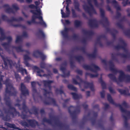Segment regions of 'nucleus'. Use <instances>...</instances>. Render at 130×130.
Wrapping results in <instances>:
<instances>
[{"instance_id": "1", "label": "nucleus", "mask_w": 130, "mask_h": 130, "mask_svg": "<svg viewBox=\"0 0 130 130\" xmlns=\"http://www.w3.org/2000/svg\"><path fill=\"white\" fill-rule=\"evenodd\" d=\"M4 82V84L6 86L5 92L4 100L5 102L6 105L8 106L9 109L8 113H9L13 117L16 116L17 115H19V113L17 111L15 108L11 106V101L9 97L10 96H15L17 92L15 89L13 87L10 83V79L9 78H6L5 81L2 82Z\"/></svg>"}, {"instance_id": "2", "label": "nucleus", "mask_w": 130, "mask_h": 130, "mask_svg": "<svg viewBox=\"0 0 130 130\" xmlns=\"http://www.w3.org/2000/svg\"><path fill=\"white\" fill-rule=\"evenodd\" d=\"M119 41L121 44V45H118L114 46L115 49L119 50L121 49H122L124 52L126 53V54L121 53L119 52L116 54L112 53L111 54V58L113 60H115L116 61H118L116 57V56H120L121 57L124 58H130V53L128 52V50L126 48L127 44L125 41L122 39H120Z\"/></svg>"}, {"instance_id": "3", "label": "nucleus", "mask_w": 130, "mask_h": 130, "mask_svg": "<svg viewBox=\"0 0 130 130\" xmlns=\"http://www.w3.org/2000/svg\"><path fill=\"white\" fill-rule=\"evenodd\" d=\"M101 15L102 19L99 21V23L102 24L104 27L106 28L107 31L110 33L114 39L116 38V35L118 32V31L114 28L110 29L107 26H109V24L108 20L107 18L105 17V12L102 8H100Z\"/></svg>"}, {"instance_id": "4", "label": "nucleus", "mask_w": 130, "mask_h": 130, "mask_svg": "<svg viewBox=\"0 0 130 130\" xmlns=\"http://www.w3.org/2000/svg\"><path fill=\"white\" fill-rule=\"evenodd\" d=\"M30 12L34 15L32 16L31 21L32 23L39 24L46 27L47 25L44 21L42 15V14L40 9L36 10H31Z\"/></svg>"}, {"instance_id": "5", "label": "nucleus", "mask_w": 130, "mask_h": 130, "mask_svg": "<svg viewBox=\"0 0 130 130\" xmlns=\"http://www.w3.org/2000/svg\"><path fill=\"white\" fill-rule=\"evenodd\" d=\"M107 99L108 101L111 103L115 105L116 107H119L120 108L121 112L126 114L129 118H130V111H127L124 109L122 107L121 105L119 104H117L115 103L112 99L111 95L108 94L107 95Z\"/></svg>"}, {"instance_id": "6", "label": "nucleus", "mask_w": 130, "mask_h": 130, "mask_svg": "<svg viewBox=\"0 0 130 130\" xmlns=\"http://www.w3.org/2000/svg\"><path fill=\"white\" fill-rule=\"evenodd\" d=\"M68 111L74 120L76 119L77 114L80 112V107L79 106L76 107L70 106L68 108Z\"/></svg>"}, {"instance_id": "7", "label": "nucleus", "mask_w": 130, "mask_h": 130, "mask_svg": "<svg viewBox=\"0 0 130 130\" xmlns=\"http://www.w3.org/2000/svg\"><path fill=\"white\" fill-rule=\"evenodd\" d=\"M27 121L28 123L24 121H22L21 123L22 125L28 127L30 126L33 128H35L38 124V122L34 119L27 120Z\"/></svg>"}, {"instance_id": "8", "label": "nucleus", "mask_w": 130, "mask_h": 130, "mask_svg": "<svg viewBox=\"0 0 130 130\" xmlns=\"http://www.w3.org/2000/svg\"><path fill=\"white\" fill-rule=\"evenodd\" d=\"M8 40L7 42H5L2 44V45L4 47L5 49L9 54L12 52L13 53V51H11L10 49L11 47L10 44L12 42V39L11 36L7 37L6 39Z\"/></svg>"}, {"instance_id": "9", "label": "nucleus", "mask_w": 130, "mask_h": 130, "mask_svg": "<svg viewBox=\"0 0 130 130\" xmlns=\"http://www.w3.org/2000/svg\"><path fill=\"white\" fill-rule=\"evenodd\" d=\"M89 5L90 7L86 5H84L83 6V9L85 11L87 12L90 15H91L93 14H96V11L92 4Z\"/></svg>"}, {"instance_id": "10", "label": "nucleus", "mask_w": 130, "mask_h": 130, "mask_svg": "<svg viewBox=\"0 0 130 130\" xmlns=\"http://www.w3.org/2000/svg\"><path fill=\"white\" fill-rule=\"evenodd\" d=\"M83 67L86 70H90L92 72L95 73H97V71L100 69L99 67L93 63H92L90 66L84 64L83 65Z\"/></svg>"}, {"instance_id": "11", "label": "nucleus", "mask_w": 130, "mask_h": 130, "mask_svg": "<svg viewBox=\"0 0 130 130\" xmlns=\"http://www.w3.org/2000/svg\"><path fill=\"white\" fill-rule=\"evenodd\" d=\"M76 79L79 80L81 83H84V86L85 88H89L91 90L93 91H94V89L93 87V84L92 83H90L87 81H85L83 80L78 75L76 76Z\"/></svg>"}, {"instance_id": "12", "label": "nucleus", "mask_w": 130, "mask_h": 130, "mask_svg": "<svg viewBox=\"0 0 130 130\" xmlns=\"http://www.w3.org/2000/svg\"><path fill=\"white\" fill-rule=\"evenodd\" d=\"M70 65L71 67V68H73L75 67L74 63L73 61L72 60L73 57L71 55L70 56ZM73 57L74 58L76 59L77 60L78 62H80L81 61H83L84 60V57L82 56H75Z\"/></svg>"}, {"instance_id": "13", "label": "nucleus", "mask_w": 130, "mask_h": 130, "mask_svg": "<svg viewBox=\"0 0 130 130\" xmlns=\"http://www.w3.org/2000/svg\"><path fill=\"white\" fill-rule=\"evenodd\" d=\"M20 90L22 95L26 96L29 95L28 90L26 88V86L23 83H22L21 84Z\"/></svg>"}, {"instance_id": "14", "label": "nucleus", "mask_w": 130, "mask_h": 130, "mask_svg": "<svg viewBox=\"0 0 130 130\" xmlns=\"http://www.w3.org/2000/svg\"><path fill=\"white\" fill-rule=\"evenodd\" d=\"M47 100H44L43 101V103L45 104L49 105L52 104L54 106H57V105L56 101L54 99L50 97H47Z\"/></svg>"}, {"instance_id": "15", "label": "nucleus", "mask_w": 130, "mask_h": 130, "mask_svg": "<svg viewBox=\"0 0 130 130\" xmlns=\"http://www.w3.org/2000/svg\"><path fill=\"white\" fill-rule=\"evenodd\" d=\"M4 64L5 66V68L7 69L8 68V65L10 67H11L13 65V61L10 59H9L7 58H3Z\"/></svg>"}, {"instance_id": "16", "label": "nucleus", "mask_w": 130, "mask_h": 130, "mask_svg": "<svg viewBox=\"0 0 130 130\" xmlns=\"http://www.w3.org/2000/svg\"><path fill=\"white\" fill-rule=\"evenodd\" d=\"M66 13H65L63 11V9H61V13L62 18H66L69 17L70 14V11L69 8V5L67 4L66 7Z\"/></svg>"}, {"instance_id": "17", "label": "nucleus", "mask_w": 130, "mask_h": 130, "mask_svg": "<svg viewBox=\"0 0 130 130\" xmlns=\"http://www.w3.org/2000/svg\"><path fill=\"white\" fill-rule=\"evenodd\" d=\"M119 76L118 81L119 84L120 82H125L126 75L125 74L124 72L122 70L119 71Z\"/></svg>"}, {"instance_id": "18", "label": "nucleus", "mask_w": 130, "mask_h": 130, "mask_svg": "<svg viewBox=\"0 0 130 130\" xmlns=\"http://www.w3.org/2000/svg\"><path fill=\"white\" fill-rule=\"evenodd\" d=\"M88 24L92 28H96L98 27V22L95 19L90 20L88 22Z\"/></svg>"}, {"instance_id": "19", "label": "nucleus", "mask_w": 130, "mask_h": 130, "mask_svg": "<svg viewBox=\"0 0 130 130\" xmlns=\"http://www.w3.org/2000/svg\"><path fill=\"white\" fill-rule=\"evenodd\" d=\"M71 28L65 27L64 30L61 31V33L63 37L64 38H68V32L71 30Z\"/></svg>"}, {"instance_id": "20", "label": "nucleus", "mask_w": 130, "mask_h": 130, "mask_svg": "<svg viewBox=\"0 0 130 130\" xmlns=\"http://www.w3.org/2000/svg\"><path fill=\"white\" fill-rule=\"evenodd\" d=\"M37 53H38L40 56L42 60H44L46 58V56L43 54L42 52L38 50H36L34 52L33 55L36 57H38V56L37 55Z\"/></svg>"}, {"instance_id": "21", "label": "nucleus", "mask_w": 130, "mask_h": 130, "mask_svg": "<svg viewBox=\"0 0 130 130\" xmlns=\"http://www.w3.org/2000/svg\"><path fill=\"white\" fill-rule=\"evenodd\" d=\"M36 83L35 82H31V85L32 87V90L33 93L32 96L34 100L36 102L35 97V93H37V91L36 88Z\"/></svg>"}, {"instance_id": "22", "label": "nucleus", "mask_w": 130, "mask_h": 130, "mask_svg": "<svg viewBox=\"0 0 130 130\" xmlns=\"http://www.w3.org/2000/svg\"><path fill=\"white\" fill-rule=\"evenodd\" d=\"M108 62L110 66V70L113 72L115 73H119V71H121V70H118L114 68V64L111 60H110Z\"/></svg>"}, {"instance_id": "23", "label": "nucleus", "mask_w": 130, "mask_h": 130, "mask_svg": "<svg viewBox=\"0 0 130 130\" xmlns=\"http://www.w3.org/2000/svg\"><path fill=\"white\" fill-rule=\"evenodd\" d=\"M52 118L54 121L55 124L56 125L61 128L65 126V125L64 124L60 122L58 118L55 117H53Z\"/></svg>"}, {"instance_id": "24", "label": "nucleus", "mask_w": 130, "mask_h": 130, "mask_svg": "<svg viewBox=\"0 0 130 130\" xmlns=\"http://www.w3.org/2000/svg\"><path fill=\"white\" fill-rule=\"evenodd\" d=\"M107 3H112L114 4L115 7L117 10V11L121 10V7L118 6V4L116 0H113L112 2H111L110 0H107Z\"/></svg>"}, {"instance_id": "25", "label": "nucleus", "mask_w": 130, "mask_h": 130, "mask_svg": "<svg viewBox=\"0 0 130 130\" xmlns=\"http://www.w3.org/2000/svg\"><path fill=\"white\" fill-rule=\"evenodd\" d=\"M24 64L28 67L30 66V64L28 62V61L30 59V58L27 55H24L23 56Z\"/></svg>"}, {"instance_id": "26", "label": "nucleus", "mask_w": 130, "mask_h": 130, "mask_svg": "<svg viewBox=\"0 0 130 130\" xmlns=\"http://www.w3.org/2000/svg\"><path fill=\"white\" fill-rule=\"evenodd\" d=\"M117 90L121 94H123L124 95L130 96V93H129L128 89L125 90L119 89H117Z\"/></svg>"}, {"instance_id": "27", "label": "nucleus", "mask_w": 130, "mask_h": 130, "mask_svg": "<svg viewBox=\"0 0 130 130\" xmlns=\"http://www.w3.org/2000/svg\"><path fill=\"white\" fill-rule=\"evenodd\" d=\"M108 76L111 80L116 82L118 85H119V81L115 75L112 74H109L108 75Z\"/></svg>"}, {"instance_id": "28", "label": "nucleus", "mask_w": 130, "mask_h": 130, "mask_svg": "<svg viewBox=\"0 0 130 130\" xmlns=\"http://www.w3.org/2000/svg\"><path fill=\"white\" fill-rule=\"evenodd\" d=\"M0 33L1 37H0V41H3L6 39L7 37L6 36L3 30L0 27Z\"/></svg>"}, {"instance_id": "29", "label": "nucleus", "mask_w": 130, "mask_h": 130, "mask_svg": "<svg viewBox=\"0 0 130 130\" xmlns=\"http://www.w3.org/2000/svg\"><path fill=\"white\" fill-rule=\"evenodd\" d=\"M74 5L75 9L78 11L80 12L81 10L79 8L80 4L77 1H75L74 2Z\"/></svg>"}, {"instance_id": "30", "label": "nucleus", "mask_w": 130, "mask_h": 130, "mask_svg": "<svg viewBox=\"0 0 130 130\" xmlns=\"http://www.w3.org/2000/svg\"><path fill=\"white\" fill-rule=\"evenodd\" d=\"M98 115V113L97 112H93V117L91 118L90 120L91 121L92 124V125H94L96 122V119Z\"/></svg>"}, {"instance_id": "31", "label": "nucleus", "mask_w": 130, "mask_h": 130, "mask_svg": "<svg viewBox=\"0 0 130 130\" xmlns=\"http://www.w3.org/2000/svg\"><path fill=\"white\" fill-rule=\"evenodd\" d=\"M53 82V81L51 80H43L42 83L44 85V86L45 87H47L50 85H51V83Z\"/></svg>"}, {"instance_id": "32", "label": "nucleus", "mask_w": 130, "mask_h": 130, "mask_svg": "<svg viewBox=\"0 0 130 130\" xmlns=\"http://www.w3.org/2000/svg\"><path fill=\"white\" fill-rule=\"evenodd\" d=\"M11 47L13 49H15L17 52L19 53L24 52V50L23 49L21 46H12Z\"/></svg>"}, {"instance_id": "33", "label": "nucleus", "mask_w": 130, "mask_h": 130, "mask_svg": "<svg viewBox=\"0 0 130 130\" xmlns=\"http://www.w3.org/2000/svg\"><path fill=\"white\" fill-rule=\"evenodd\" d=\"M71 94L72 95L73 98L74 100L82 98L81 94H78L74 92H71Z\"/></svg>"}, {"instance_id": "34", "label": "nucleus", "mask_w": 130, "mask_h": 130, "mask_svg": "<svg viewBox=\"0 0 130 130\" xmlns=\"http://www.w3.org/2000/svg\"><path fill=\"white\" fill-rule=\"evenodd\" d=\"M75 27L76 28H78L81 27L82 25V22L78 20H75L74 22Z\"/></svg>"}, {"instance_id": "35", "label": "nucleus", "mask_w": 130, "mask_h": 130, "mask_svg": "<svg viewBox=\"0 0 130 130\" xmlns=\"http://www.w3.org/2000/svg\"><path fill=\"white\" fill-rule=\"evenodd\" d=\"M5 124L9 127L12 128L14 129H18V128L16 127L15 125L14 124H10L6 122H5Z\"/></svg>"}, {"instance_id": "36", "label": "nucleus", "mask_w": 130, "mask_h": 130, "mask_svg": "<svg viewBox=\"0 0 130 130\" xmlns=\"http://www.w3.org/2000/svg\"><path fill=\"white\" fill-rule=\"evenodd\" d=\"M100 82L101 83V86L103 89H105L106 88V84L102 79V76H101L99 79Z\"/></svg>"}, {"instance_id": "37", "label": "nucleus", "mask_w": 130, "mask_h": 130, "mask_svg": "<svg viewBox=\"0 0 130 130\" xmlns=\"http://www.w3.org/2000/svg\"><path fill=\"white\" fill-rule=\"evenodd\" d=\"M83 33L86 35H88L90 36L92 35H94L93 32L91 30L87 31L84 29L83 30Z\"/></svg>"}, {"instance_id": "38", "label": "nucleus", "mask_w": 130, "mask_h": 130, "mask_svg": "<svg viewBox=\"0 0 130 130\" xmlns=\"http://www.w3.org/2000/svg\"><path fill=\"white\" fill-rule=\"evenodd\" d=\"M2 17L3 20L4 21H6L8 22H12V17L11 18V19H9L7 16L5 15H3Z\"/></svg>"}, {"instance_id": "39", "label": "nucleus", "mask_w": 130, "mask_h": 130, "mask_svg": "<svg viewBox=\"0 0 130 130\" xmlns=\"http://www.w3.org/2000/svg\"><path fill=\"white\" fill-rule=\"evenodd\" d=\"M122 117L124 119V125L125 127L127 128L128 127V124L127 122V118L124 115H122Z\"/></svg>"}, {"instance_id": "40", "label": "nucleus", "mask_w": 130, "mask_h": 130, "mask_svg": "<svg viewBox=\"0 0 130 130\" xmlns=\"http://www.w3.org/2000/svg\"><path fill=\"white\" fill-rule=\"evenodd\" d=\"M18 70L19 72H20L22 75H23L25 72L26 74H27L26 70L25 69H23L22 67H19Z\"/></svg>"}, {"instance_id": "41", "label": "nucleus", "mask_w": 130, "mask_h": 130, "mask_svg": "<svg viewBox=\"0 0 130 130\" xmlns=\"http://www.w3.org/2000/svg\"><path fill=\"white\" fill-rule=\"evenodd\" d=\"M85 75L86 76H89L91 78H93L97 77L98 75V74L97 73L95 74H93L89 73L87 72L85 74Z\"/></svg>"}, {"instance_id": "42", "label": "nucleus", "mask_w": 130, "mask_h": 130, "mask_svg": "<svg viewBox=\"0 0 130 130\" xmlns=\"http://www.w3.org/2000/svg\"><path fill=\"white\" fill-rule=\"evenodd\" d=\"M2 73L0 70V89H1L2 87V82L3 80V78L4 77V75H2Z\"/></svg>"}, {"instance_id": "43", "label": "nucleus", "mask_w": 130, "mask_h": 130, "mask_svg": "<svg viewBox=\"0 0 130 130\" xmlns=\"http://www.w3.org/2000/svg\"><path fill=\"white\" fill-rule=\"evenodd\" d=\"M68 88L70 90H72L75 91H77L76 88L74 87L72 85H68Z\"/></svg>"}, {"instance_id": "44", "label": "nucleus", "mask_w": 130, "mask_h": 130, "mask_svg": "<svg viewBox=\"0 0 130 130\" xmlns=\"http://www.w3.org/2000/svg\"><path fill=\"white\" fill-rule=\"evenodd\" d=\"M1 117H2L3 120L5 121H9L10 120V118L8 115H6L5 116H4V115L3 114V116Z\"/></svg>"}, {"instance_id": "45", "label": "nucleus", "mask_w": 130, "mask_h": 130, "mask_svg": "<svg viewBox=\"0 0 130 130\" xmlns=\"http://www.w3.org/2000/svg\"><path fill=\"white\" fill-rule=\"evenodd\" d=\"M12 22L13 21L19 22L23 20V18L22 17H20L18 19H16L14 17H12Z\"/></svg>"}, {"instance_id": "46", "label": "nucleus", "mask_w": 130, "mask_h": 130, "mask_svg": "<svg viewBox=\"0 0 130 130\" xmlns=\"http://www.w3.org/2000/svg\"><path fill=\"white\" fill-rule=\"evenodd\" d=\"M5 11L6 12L9 13H12L14 14L15 13V12L13 9L10 8H7L5 10Z\"/></svg>"}, {"instance_id": "47", "label": "nucleus", "mask_w": 130, "mask_h": 130, "mask_svg": "<svg viewBox=\"0 0 130 130\" xmlns=\"http://www.w3.org/2000/svg\"><path fill=\"white\" fill-rule=\"evenodd\" d=\"M37 34L38 35H40L42 36V38H45V35L43 30H39Z\"/></svg>"}, {"instance_id": "48", "label": "nucleus", "mask_w": 130, "mask_h": 130, "mask_svg": "<svg viewBox=\"0 0 130 130\" xmlns=\"http://www.w3.org/2000/svg\"><path fill=\"white\" fill-rule=\"evenodd\" d=\"M42 120L44 122H45L50 124H51L52 123V120L50 119H47L46 118H43Z\"/></svg>"}, {"instance_id": "49", "label": "nucleus", "mask_w": 130, "mask_h": 130, "mask_svg": "<svg viewBox=\"0 0 130 130\" xmlns=\"http://www.w3.org/2000/svg\"><path fill=\"white\" fill-rule=\"evenodd\" d=\"M122 4L123 6L125 7L129 4L130 5V2L128 1V0H126V1L123 0L122 2Z\"/></svg>"}, {"instance_id": "50", "label": "nucleus", "mask_w": 130, "mask_h": 130, "mask_svg": "<svg viewBox=\"0 0 130 130\" xmlns=\"http://www.w3.org/2000/svg\"><path fill=\"white\" fill-rule=\"evenodd\" d=\"M71 11L72 12V16L73 18H76L78 17V16L75 12V10L72 9H71Z\"/></svg>"}, {"instance_id": "51", "label": "nucleus", "mask_w": 130, "mask_h": 130, "mask_svg": "<svg viewBox=\"0 0 130 130\" xmlns=\"http://www.w3.org/2000/svg\"><path fill=\"white\" fill-rule=\"evenodd\" d=\"M90 113L89 112L87 116H85L83 118V120L84 122H86L88 120V118L90 116Z\"/></svg>"}, {"instance_id": "52", "label": "nucleus", "mask_w": 130, "mask_h": 130, "mask_svg": "<svg viewBox=\"0 0 130 130\" xmlns=\"http://www.w3.org/2000/svg\"><path fill=\"white\" fill-rule=\"evenodd\" d=\"M14 76L17 81H19L21 80V77L18 74L15 73Z\"/></svg>"}, {"instance_id": "53", "label": "nucleus", "mask_w": 130, "mask_h": 130, "mask_svg": "<svg viewBox=\"0 0 130 130\" xmlns=\"http://www.w3.org/2000/svg\"><path fill=\"white\" fill-rule=\"evenodd\" d=\"M22 36H17V37L16 39L15 40L16 43H18L21 41L22 40Z\"/></svg>"}, {"instance_id": "54", "label": "nucleus", "mask_w": 130, "mask_h": 130, "mask_svg": "<svg viewBox=\"0 0 130 130\" xmlns=\"http://www.w3.org/2000/svg\"><path fill=\"white\" fill-rule=\"evenodd\" d=\"M125 35L130 38V29H128L124 32Z\"/></svg>"}, {"instance_id": "55", "label": "nucleus", "mask_w": 130, "mask_h": 130, "mask_svg": "<svg viewBox=\"0 0 130 130\" xmlns=\"http://www.w3.org/2000/svg\"><path fill=\"white\" fill-rule=\"evenodd\" d=\"M33 109L34 110V114L35 115H38V109L35 106L33 107Z\"/></svg>"}, {"instance_id": "56", "label": "nucleus", "mask_w": 130, "mask_h": 130, "mask_svg": "<svg viewBox=\"0 0 130 130\" xmlns=\"http://www.w3.org/2000/svg\"><path fill=\"white\" fill-rule=\"evenodd\" d=\"M55 91L56 93L57 94L59 93H60V94L64 93L63 91L61 89L59 90L58 88H57Z\"/></svg>"}, {"instance_id": "57", "label": "nucleus", "mask_w": 130, "mask_h": 130, "mask_svg": "<svg viewBox=\"0 0 130 130\" xmlns=\"http://www.w3.org/2000/svg\"><path fill=\"white\" fill-rule=\"evenodd\" d=\"M13 26L15 27H22L23 28H25L26 26L25 25H22L21 24H14L13 25Z\"/></svg>"}, {"instance_id": "58", "label": "nucleus", "mask_w": 130, "mask_h": 130, "mask_svg": "<svg viewBox=\"0 0 130 130\" xmlns=\"http://www.w3.org/2000/svg\"><path fill=\"white\" fill-rule=\"evenodd\" d=\"M99 121H100V123H99L98 124L99 127L100 128H101L102 129L104 130V127L103 124L102 123V121L101 120H99Z\"/></svg>"}, {"instance_id": "59", "label": "nucleus", "mask_w": 130, "mask_h": 130, "mask_svg": "<svg viewBox=\"0 0 130 130\" xmlns=\"http://www.w3.org/2000/svg\"><path fill=\"white\" fill-rule=\"evenodd\" d=\"M87 56L90 58H95L96 56V55L93 53L92 54H88Z\"/></svg>"}, {"instance_id": "60", "label": "nucleus", "mask_w": 130, "mask_h": 130, "mask_svg": "<svg viewBox=\"0 0 130 130\" xmlns=\"http://www.w3.org/2000/svg\"><path fill=\"white\" fill-rule=\"evenodd\" d=\"M126 82H130V75H126L125 81Z\"/></svg>"}, {"instance_id": "61", "label": "nucleus", "mask_w": 130, "mask_h": 130, "mask_svg": "<svg viewBox=\"0 0 130 130\" xmlns=\"http://www.w3.org/2000/svg\"><path fill=\"white\" fill-rule=\"evenodd\" d=\"M28 6L29 8L32 9H37L38 7V6H36L32 4L29 5Z\"/></svg>"}, {"instance_id": "62", "label": "nucleus", "mask_w": 130, "mask_h": 130, "mask_svg": "<svg viewBox=\"0 0 130 130\" xmlns=\"http://www.w3.org/2000/svg\"><path fill=\"white\" fill-rule=\"evenodd\" d=\"M22 109L25 112H26L27 110V108L25 102H23V107L22 108Z\"/></svg>"}, {"instance_id": "63", "label": "nucleus", "mask_w": 130, "mask_h": 130, "mask_svg": "<svg viewBox=\"0 0 130 130\" xmlns=\"http://www.w3.org/2000/svg\"><path fill=\"white\" fill-rule=\"evenodd\" d=\"M63 74L61 75V76L64 77H68L70 75V71H68L67 73H63Z\"/></svg>"}, {"instance_id": "64", "label": "nucleus", "mask_w": 130, "mask_h": 130, "mask_svg": "<svg viewBox=\"0 0 130 130\" xmlns=\"http://www.w3.org/2000/svg\"><path fill=\"white\" fill-rule=\"evenodd\" d=\"M37 73L38 74V75L40 77H42V75L40 74L41 72L44 73V71L42 70H41L39 69L37 71Z\"/></svg>"}]
</instances>
